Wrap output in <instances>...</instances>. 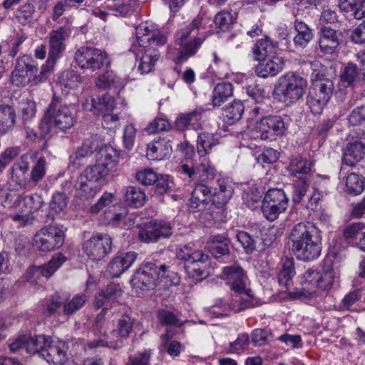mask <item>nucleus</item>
<instances>
[{"mask_svg": "<svg viewBox=\"0 0 365 365\" xmlns=\"http://www.w3.org/2000/svg\"><path fill=\"white\" fill-rule=\"evenodd\" d=\"M292 250L296 257L309 262L317 259L322 252L321 231L312 222H299L294 226L290 235Z\"/></svg>", "mask_w": 365, "mask_h": 365, "instance_id": "nucleus-1", "label": "nucleus"}, {"mask_svg": "<svg viewBox=\"0 0 365 365\" xmlns=\"http://www.w3.org/2000/svg\"><path fill=\"white\" fill-rule=\"evenodd\" d=\"M218 143L214 135L207 132L200 133L197 140V150L200 155L198 161L186 160L179 167V172L187 175L190 181H210L215 175V169L211 165L206 155Z\"/></svg>", "mask_w": 365, "mask_h": 365, "instance_id": "nucleus-2", "label": "nucleus"}, {"mask_svg": "<svg viewBox=\"0 0 365 365\" xmlns=\"http://www.w3.org/2000/svg\"><path fill=\"white\" fill-rule=\"evenodd\" d=\"M138 43L142 48L139 53L142 54L138 65L141 73H148L154 67L159 58L158 48L167 43V36L150 27L148 23H141L135 28Z\"/></svg>", "mask_w": 365, "mask_h": 365, "instance_id": "nucleus-3", "label": "nucleus"}, {"mask_svg": "<svg viewBox=\"0 0 365 365\" xmlns=\"http://www.w3.org/2000/svg\"><path fill=\"white\" fill-rule=\"evenodd\" d=\"M202 25V17L197 16L187 26L178 29L175 35L176 45L180 46L177 55L173 61L177 64H181L193 56L205 41L203 37H195L192 35L197 34Z\"/></svg>", "mask_w": 365, "mask_h": 365, "instance_id": "nucleus-4", "label": "nucleus"}, {"mask_svg": "<svg viewBox=\"0 0 365 365\" xmlns=\"http://www.w3.org/2000/svg\"><path fill=\"white\" fill-rule=\"evenodd\" d=\"M36 62L29 56L24 55L16 59L15 68L11 73V82L16 87L26 85L37 86L46 80L50 69L43 66L38 73Z\"/></svg>", "mask_w": 365, "mask_h": 365, "instance_id": "nucleus-5", "label": "nucleus"}, {"mask_svg": "<svg viewBox=\"0 0 365 365\" xmlns=\"http://www.w3.org/2000/svg\"><path fill=\"white\" fill-rule=\"evenodd\" d=\"M307 86V80L294 72H288L280 76L274 88V97L287 106L300 100Z\"/></svg>", "mask_w": 365, "mask_h": 365, "instance_id": "nucleus-6", "label": "nucleus"}, {"mask_svg": "<svg viewBox=\"0 0 365 365\" xmlns=\"http://www.w3.org/2000/svg\"><path fill=\"white\" fill-rule=\"evenodd\" d=\"M135 319L130 314L124 313L120 315L116 322V327L106 336L100 337L88 343L91 349L100 346L119 349L123 346L126 340L133 330Z\"/></svg>", "mask_w": 365, "mask_h": 365, "instance_id": "nucleus-7", "label": "nucleus"}, {"mask_svg": "<svg viewBox=\"0 0 365 365\" xmlns=\"http://www.w3.org/2000/svg\"><path fill=\"white\" fill-rule=\"evenodd\" d=\"M169 273L170 271L165 264L146 262L136 270L131 282L133 286L140 289H153L159 280L168 278Z\"/></svg>", "mask_w": 365, "mask_h": 365, "instance_id": "nucleus-8", "label": "nucleus"}, {"mask_svg": "<svg viewBox=\"0 0 365 365\" xmlns=\"http://www.w3.org/2000/svg\"><path fill=\"white\" fill-rule=\"evenodd\" d=\"M176 256L185 262V269L190 277L202 279L208 274L205 264L209 260V256L202 251L194 250L190 245H183L177 250Z\"/></svg>", "mask_w": 365, "mask_h": 365, "instance_id": "nucleus-9", "label": "nucleus"}, {"mask_svg": "<svg viewBox=\"0 0 365 365\" xmlns=\"http://www.w3.org/2000/svg\"><path fill=\"white\" fill-rule=\"evenodd\" d=\"M334 88V83L329 78L312 80L307 97V105L313 114L322 113L332 96Z\"/></svg>", "mask_w": 365, "mask_h": 365, "instance_id": "nucleus-10", "label": "nucleus"}, {"mask_svg": "<svg viewBox=\"0 0 365 365\" xmlns=\"http://www.w3.org/2000/svg\"><path fill=\"white\" fill-rule=\"evenodd\" d=\"M76 64L83 70L92 72L107 68L110 65L108 54L99 48L81 46L74 54Z\"/></svg>", "mask_w": 365, "mask_h": 365, "instance_id": "nucleus-11", "label": "nucleus"}, {"mask_svg": "<svg viewBox=\"0 0 365 365\" xmlns=\"http://www.w3.org/2000/svg\"><path fill=\"white\" fill-rule=\"evenodd\" d=\"M46 110L51 119L53 127L61 131L71 128L76 123V117L71 107L57 97L52 98Z\"/></svg>", "mask_w": 365, "mask_h": 365, "instance_id": "nucleus-12", "label": "nucleus"}, {"mask_svg": "<svg viewBox=\"0 0 365 365\" xmlns=\"http://www.w3.org/2000/svg\"><path fill=\"white\" fill-rule=\"evenodd\" d=\"M65 233L62 227L48 225L39 230L34 237V245L40 251L50 252L60 248L64 243Z\"/></svg>", "mask_w": 365, "mask_h": 365, "instance_id": "nucleus-13", "label": "nucleus"}, {"mask_svg": "<svg viewBox=\"0 0 365 365\" xmlns=\"http://www.w3.org/2000/svg\"><path fill=\"white\" fill-rule=\"evenodd\" d=\"M288 203L289 198L283 190L269 189L262 200V213L268 220L274 221L287 210Z\"/></svg>", "mask_w": 365, "mask_h": 365, "instance_id": "nucleus-14", "label": "nucleus"}, {"mask_svg": "<svg viewBox=\"0 0 365 365\" xmlns=\"http://www.w3.org/2000/svg\"><path fill=\"white\" fill-rule=\"evenodd\" d=\"M221 278L235 292L248 295L252 292L249 287L250 281L247 273L239 264H235L223 267Z\"/></svg>", "mask_w": 365, "mask_h": 365, "instance_id": "nucleus-15", "label": "nucleus"}, {"mask_svg": "<svg viewBox=\"0 0 365 365\" xmlns=\"http://www.w3.org/2000/svg\"><path fill=\"white\" fill-rule=\"evenodd\" d=\"M72 32L70 24L51 31L48 34V54L47 63L54 64L66 50V41Z\"/></svg>", "mask_w": 365, "mask_h": 365, "instance_id": "nucleus-16", "label": "nucleus"}, {"mask_svg": "<svg viewBox=\"0 0 365 365\" xmlns=\"http://www.w3.org/2000/svg\"><path fill=\"white\" fill-rule=\"evenodd\" d=\"M112 239L106 233H96L83 245L86 255L92 260H101L111 252Z\"/></svg>", "mask_w": 365, "mask_h": 365, "instance_id": "nucleus-17", "label": "nucleus"}, {"mask_svg": "<svg viewBox=\"0 0 365 365\" xmlns=\"http://www.w3.org/2000/svg\"><path fill=\"white\" fill-rule=\"evenodd\" d=\"M260 138L264 140H272L276 137L283 135L287 126L282 117L270 115L262 118L257 124Z\"/></svg>", "mask_w": 365, "mask_h": 365, "instance_id": "nucleus-18", "label": "nucleus"}, {"mask_svg": "<svg viewBox=\"0 0 365 365\" xmlns=\"http://www.w3.org/2000/svg\"><path fill=\"white\" fill-rule=\"evenodd\" d=\"M137 255L134 252L118 254L108 265V272L113 278L118 277L134 263Z\"/></svg>", "mask_w": 365, "mask_h": 365, "instance_id": "nucleus-19", "label": "nucleus"}, {"mask_svg": "<svg viewBox=\"0 0 365 365\" xmlns=\"http://www.w3.org/2000/svg\"><path fill=\"white\" fill-rule=\"evenodd\" d=\"M258 61L259 62L255 67V73L263 78L277 76L284 67V61L280 56H272Z\"/></svg>", "mask_w": 365, "mask_h": 365, "instance_id": "nucleus-20", "label": "nucleus"}, {"mask_svg": "<svg viewBox=\"0 0 365 365\" xmlns=\"http://www.w3.org/2000/svg\"><path fill=\"white\" fill-rule=\"evenodd\" d=\"M67 349L64 341L50 339L43 358L50 364L61 365L67 360Z\"/></svg>", "mask_w": 365, "mask_h": 365, "instance_id": "nucleus-21", "label": "nucleus"}, {"mask_svg": "<svg viewBox=\"0 0 365 365\" xmlns=\"http://www.w3.org/2000/svg\"><path fill=\"white\" fill-rule=\"evenodd\" d=\"M234 192L232 182L227 179L217 180V187L212 195V204L217 208L224 207L231 199Z\"/></svg>", "mask_w": 365, "mask_h": 365, "instance_id": "nucleus-22", "label": "nucleus"}, {"mask_svg": "<svg viewBox=\"0 0 365 365\" xmlns=\"http://www.w3.org/2000/svg\"><path fill=\"white\" fill-rule=\"evenodd\" d=\"M120 158V151L110 145H106L98 153L97 162L103 165L108 172L117 170Z\"/></svg>", "mask_w": 365, "mask_h": 365, "instance_id": "nucleus-23", "label": "nucleus"}, {"mask_svg": "<svg viewBox=\"0 0 365 365\" xmlns=\"http://www.w3.org/2000/svg\"><path fill=\"white\" fill-rule=\"evenodd\" d=\"M365 156V144L361 141L348 143L344 150L341 165L354 167Z\"/></svg>", "mask_w": 365, "mask_h": 365, "instance_id": "nucleus-24", "label": "nucleus"}, {"mask_svg": "<svg viewBox=\"0 0 365 365\" xmlns=\"http://www.w3.org/2000/svg\"><path fill=\"white\" fill-rule=\"evenodd\" d=\"M212 195L211 189L208 186L203 183H197L191 193L190 207L198 209L199 211L205 210L209 202H212Z\"/></svg>", "mask_w": 365, "mask_h": 365, "instance_id": "nucleus-25", "label": "nucleus"}, {"mask_svg": "<svg viewBox=\"0 0 365 365\" xmlns=\"http://www.w3.org/2000/svg\"><path fill=\"white\" fill-rule=\"evenodd\" d=\"M319 45L322 53L325 54L334 53L339 45V34L336 31L329 27L322 28Z\"/></svg>", "mask_w": 365, "mask_h": 365, "instance_id": "nucleus-26", "label": "nucleus"}, {"mask_svg": "<svg viewBox=\"0 0 365 365\" xmlns=\"http://www.w3.org/2000/svg\"><path fill=\"white\" fill-rule=\"evenodd\" d=\"M314 163L301 155L292 157L287 167L291 178L308 177Z\"/></svg>", "mask_w": 365, "mask_h": 365, "instance_id": "nucleus-27", "label": "nucleus"}, {"mask_svg": "<svg viewBox=\"0 0 365 365\" xmlns=\"http://www.w3.org/2000/svg\"><path fill=\"white\" fill-rule=\"evenodd\" d=\"M122 294V289L119 284L111 283L99 291L95 296L94 305L100 309L106 303L115 301Z\"/></svg>", "mask_w": 365, "mask_h": 365, "instance_id": "nucleus-28", "label": "nucleus"}, {"mask_svg": "<svg viewBox=\"0 0 365 365\" xmlns=\"http://www.w3.org/2000/svg\"><path fill=\"white\" fill-rule=\"evenodd\" d=\"M172 148L168 141L161 140L150 143L147 145L146 156L152 160H161L170 156Z\"/></svg>", "mask_w": 365, "mask_h": 365, "instance_id": "nucleus-29", "label": "nucleus"}, {"mask_svg": "<svg viewBox=\"0 0 365 365\" xmlns=\"http://www.w3.org/2000/svg\"><path fill=\"white\" fill-rule=\"evenodd\" d=\"M66 257L61 253H58L46 264L42 266H34L31 268L33 273L37 276L48 278L66 262Z\"/></svg>", "mask_w": 365, "mask_h": 365, "instance_id": "nucleus-30", "label": "nucleus"}, {"mask_svg": "<svg viewBox=\"0 0 365 365\" xmlns=\"http://www.w3.org/2000/svg\"><path fill=\"white\" fill-rule=\"evenodd\" d=\"M66 257L61 253H58L46 264L42 266H34L31 268L33 273L37 276L48 278L66 262Z\"/></svg>", "mask_w": 365, "mask_h": 365, "instance_id": "nucleus-31", "label": "nucleus"}, {"mask_svg": "<svg viewBox=\"0 0 365 365\" xmlns=\"http://www.w3.org/2000/svg\"><path fill=\"white\" fill-rule=\"evenodd\" d=\"M16 114L13 106L0 104V135H4L11 130L16 123Z\"/></svg>", "mask_w": 365, "mask_h": 365, "instance_id": "nucleus-32", "label": "nucleus"}, {"mask_svg": "<svg viewBox=\"0 0 365 365\" xmlns=\"http://www.w3.org/2000/svg\"><path fill=\"white\" fill-rule=\"evenodd\" d=\"M202 111L195 110L182 114L176 120V125L180 130H199L201 128Z\"/></svg>", "mask_w": 365, "mask_h": 365, "instance_id": "nucleus-33", "label": "nucleus"}, {"mask_svg": "<svg viewBox=\"0 0 365 365\" xmlns=\"http://www.w3.org/2000/svg\"><path fill=\"white\" fill-rule=\"evenodd\" d=\"M294 29L297 35L294 38V43L297 46L304 48L314 37L313 31L307 24L299 19L294 21Z\"/></svg>", "mask_w": 365, "mask_h": 365, "instance_id": "nucleus-34", "label": "nucleus"}, {"mask_svg": "<svg viewBox=\"0 0 365 365\" xmlns=\"http://www.w3.org/2000/svg\"><path fill=\"white\" fill-rule=\"evenodd\" d=\"M76 195L81 200H91L100 191L101 186L98 184L87 181L81 178H78L76 183Z\"/></svg>", "mask_w": 365, "mask_h": 365, "instance_id": "nucleus-35", "label": "nucleus"}, {"mask_svg": "<svg viewBox=\"0 0 365 365\" xmlns=\"http://www.w3.org/2000/svg\"><path fill=\"white\" fill-rule=\"evenodd\" d=\"M146 199L142 188L133 185L125 188L124 200L128 205L135 208L140 207L145 204Z\"/></svg>", "mask_w": 365, "mask_h": 365, "instance_id": "nucleus-36", "label": "nucleus"}, {"mask_svg": "<svg viewBox=\"0 0 365 365\" xmlns=\"http://www.w3.org/2000/svg\"><path fill=\"white\" fill-rule=\"evenodd\" d=\"M51 337L45 335L32 336L27 335L26 351L29 354H38L43 357Z\"/></svg>", "mask_w": 365, "mask_h": 365, "instance_id": "nucleus-37", "label": "nucleus"}, {"mask_svg": "<svg viewBox=\"0 0 365 365\" xmlns=\"http://www.w3.org/2000/svg\"><path fill=\"white\" fill-rule=\"evenodd\" d=\"M109 172L105 169L103 165H101L98 162L96 164L91 166H88L83 172L79 175V178L99 184L102 180H105Z\"/></svg>", "mask_w": 365, "mask_h": 365, "instance_id": "nucleus-38", "label": "nucleus"}, {"mask_svg": "<svg viewBox=\"0 0 365 365\" xmlns=\"http://www.w3.org/2000/svg\"><path fill=\"white\" fill-rule=\"evenodd\" d=\"M233 95V86L230 82L219 83L215 87L212 101L215 106H220Z\"/></svg>", "mask_w": 365, "mask_h": 365, "instance_id": "nucleus-39", "label": "nucleus"}, {"mask_svg": "<svg viewBox=\"0 0 365 365\" xmlns=\"http://www.w3.org/2000/svg\"><path fill=\"white\" fill-rule=\"evenodd\" d=\"M276 51V45L267 38L258 40L254 48L257 60L277 56Z\"/></svg>", "mask_w": 365, "mask_h": 365, "instance_id": "nucleus-40", "label": "nucleus"}, {"mask_svg": "<svg viewBox=\"0 0 365 365\" xmlns=\"http://www.w3.org/2000/svg\"><path fill=\"white\" fill-rule=\"evenodd\" d=\"M115 106L114 98L108 93H105L101 97L91 98V110H96L98 114H103L112 112Z\"/></svg>", "mask_w": 365, "mask_h": 365, "instance_id": "nucleus-41", "label": "nucleus"}, {"mask_svg": "<svg viewBox=\"0 0 365 365\" xmlns=\"http://www.w3.org/2000/svg\"><path fill=\"white\" fill-rule=\"evenodd\" d=\"M208 249L210 253L215 258L229 255V242L227 238L222 236H212L210 238Z\"/></svg>", "mask_w": 365, "mask_h": 365, "instance_id": "nucleus-42", "label": "nucleus"}, {"mask_svg": "<svg viewBox=\"0 0 365 365\" xmlns=\"http://www.w3.org/2000/svg\"><path fill=\"white\" fill-rule=\"evenodd\" d=\"M244 105L240 101H235L226 106L222 113L223 120L228 124H233L239 120L244 112Z\"/></svg>", "mask_w": 365, "mask_h": 365, "instance_id": "nucleus-43", "label": "nucleus"}, {"mask_svg": "<svg viewBox=\"0 0 365 365\" xmlns=\"http://www.w3.org/2000/svg\"><path fill=\"white\" fill-rule=\"evenodd\" d=\"M365 186L364 178L355 173L349 174L346 178V192L350 195L361 194Z\"/></svg>", "mask_w": 365, "mask_h": 365, "instance_id": "nucleus-44", "label": "nucleus"}, {"mask_svg": "<svg viewBox=\"0 0 365 365\" xmlns=\"http://www.w3.org/2000/svg\"><path fill=\"white\" fill-rule=\"evenodd\" d=\"M81 82V76L73 70L64 71L58 77L59 84L67 89H74L78 87Z\"/></svg>", "mask_w": 365, "mask_h": 365, "instance_id": "nucleus-45", "label": "nucleus"}, {"mask_svg": "<svg viewBox=\"0 0 365 365\" xmlns=\"http://www.w3.org/2000/svg\"><path fill=\"white\" fill-rule=\"evenodd\" d=\"M294 274L295 271L293 259L287 257L282 259L281 268L278 273L279 283L285 286L288 285Z\"/></svg>", "mask_w": 365, "mask_h": 365, "instance_id": "nucleus-46", "label": "nucleus"}, {"mask_svg": "<svg viewBox=\"0 0 365 365\" xmlns=\"http://www.w3.org/2000/svg\"><path fill=\"white\" fill-rule=\"evenodd\" d=\"M293 182V200L300 202L306 195L309 187L310 180L308 177L292 178Z\"/></svg>", "mask_w": 365, "mask_h": 365, "instance_id": "nucleus-47", "label": "nucleus"}, {"mask_svg": "<svg viewBox=\"0 0 365 365\" xmlns=\"http://www.w3.org/2000/svg\"><path fill=\"white\" fill-rule=\"evenodd\" d=\"M214 23L217 32H226L232 28L234 19L230 12L222 11L215 15Z\"/></svg>", "mask_w": 365, "mask_h": 365, "instance_id": "nucleus-48", "label": "nucleus"}, {"mask_svg": "<svg viewBox=\"0 0 365 365\" xmlns=\"http://www.w3.org/2000/svg\"><path fill=\"white\" fill-rule=\"evenodd\" d=\"M135 0H110L108 6L120 16H126L133 11Z\"/></svg>", "mask_w": 365, "mask_h": 365, "instance_id": "nucleus-49", "label": "nucleus"}, {"mask_svg": "<svg viewBox=\"0 0 365 365\" xmlns=\"http://www.w3.org/2000/svg\"><path fill=\"white\" fill-rule=\"evenodd\" d=\"M97 87L101 88H111L120 86V78L112 71H106L100 75L96 81Z\"/></svg>", "mask_w": 365, "mask_h": 365, "instance_id": "nucleus-50", "label": "nucleus"}, {"mask_svg": "<svg viewBox=\"0 0 365 365\" xmlns=\"http://www.w3.org/2000/svg\"><path fill=\"white\" fill-rule=\"evenodd\" d=\"M320 272L309 269L305 272L302 278V284L310 292H315L319 288Z\"/></svg>", "mask_w": 365, "mask_h": 365, "instance_id": "nucleus-51", "label": "nucleus"}, {"mask_svg": "<svg viewBox=\"0 0 365 365\" xmlns=\"http://www.w3.org/2000/svg\"><path fill=\"white\" fill-rule=\"evenodd\" d=\"M249 344L250 336L248 334H240L234 341L230 343L227 351L229 354H241L247 349Z\"/></svg>", "mask_w": 365, "mask_h": 365, "instance_id": "nucleus-52", "label": "nucleus"}, {"mask_svg": "<svg viewBox=\"0 0 365 365\" xmlns=\"http://www.w3.org/2000/svg\"><path fill=\"white\" fill-rule=\"evenodd\" d=\"M31 156L29 154H24L21 156L19 160L11 168V180H14L18 185H21V180L15 173L16 170L21 171L23 174L27 173L30 168V161Z\"/></svg>", "mask_w": 365, "mask_h": 365, "instance_id": "nucleus-53", "label": "nucleus"}, {"mask_svg": "<svg viewBox=\"0 0 365 365\" xmlns=\"http://www.w3.org/2000/svg\"><path fill=\"white\" fill-rule=\"evenodd\" d=\"M87 298L84 294H76L70 301L63 304V312L66 315H71L79 310L86 304Z\"/></svg>", "mask_w": 365, "mask_h": 365, "instance_id": "nucleus-54", "label": "nucleus"}, {"mask_svg": "<svg viewBox=\"0 0 365 365\" xmlns=\"http://www.w3.org/2000/svg\"><path fill=\"white\" fill-rule=\"evenodd\" d=\"M22 202L24 205L23 206L20 205L19 210L24 211L25 208L30 212L38 210L43 205V200L41 196L37 194L22 196L21 202Z\"/></svg>", "mask_w": 365, "mask_h": 365, "instance_id": "nucleus-55", "label": "nucleus"}, {"mask_svg": "<svg viewBox=\"0 0 365 365\" xmlns=\"http://www.w3.org/2000/svg\"><path fill=\"white\" fill-rule=\"evenodd\" d=\"M319 279V288L321 290H327L332 287L339 278L338 273L334 269L320 272Z\"/></svg>", "mask_w": 365, "mask_h": 365, "instance_id": "nucleus-56", "label": "nucleus"}, {"mask_svg": "<svg viewBox=\"0 0 365 365\" xmlns=\"http://www.w3.org/2000/svg\"><path fill=\"white\" fill-rule=\"evenodd\" d=\"M69 7V0H60L58 2H56L52 9V12L51 15V19L58 24H61L63 23V21L65 20V24H71V23L69 22V19L68 18L60 19L61 16L63 14V13Z\"/></svg>", "mask_w": 365, "mask_h": 365, "instance_id": "nucleus-57", "label": "nucleus"}, {"mask_svg": "<svg viewBox=\"0 0 365 365\" xmlns=\"http://www.w3.org/2000/svg\"><path fill=\"white\" fill-rule=\"evenodd\" d=\"M34 13L35 6L32 4L26 3L19 8L16 17L21 24L26 25L31 21Z\"/></svg>", "mask_w": 365, "mask_h": 365, "instance_id": "nucleus-58", "label": "nucleus"}, {"mask_svg": "<svg viewBox=\"0 0 365 365\" xmlns=\"http://www.w3.org/2000/svg\"><path fill=\"white\" fill-rule=\"evenodd\" d=\"M20 147H9L0 154V173L20 154Z\"/></svg>", "mask_w": 365, "mask_h": 365, "instance_id": "nucleus-59", "label": "nucleus"}, {"mask_svg": "<svg viewBox=\"0 0 365 365\" xmlns=\"http://www.w3.org/2000/svg\"><path fill=\"white\" fill-rule=\"evenodd\" d=\"M21 114L24 123L33 119L36 113V102L31 100L22 101L21 103Z\"/></svg>", "mask_w": 365, "mask_h": 365, "instance_id": "nucleus-60", "label": "nucleus"}, {"mask_svg": "<svg viewBox=\"0 0 365 365\" xmlns=\"http://www.w3.org/2000/svg\"><path fill=\"white\" fill-rule=\"evenodd\" d=\"M170 128V123L167 119L156 118L148 125L145 128V131L149 134H154L168 130Z\"/></svg>", "mask_w": 365, "mask_h": 365, "instance_id": "nucleus-61", "label": "nucleus"}, {"mask_svg": "<svg viewBox=\"0 0 365 365\" xmlns=\"http://www.w3.org/2000/svg\"><path fill=\"white\" fill-rule=\"evenodd\" d=\"M236 239L245 250L246 253H250L256 248V240L250 234L245 231H237Z\"/></svg>", "mask_w": 365, "mask_h": 365, "instance_id": "nucleus-62", "label": "nucleus"}, {"mask_svg": "<svg viewBox=\"0 0 365 365\" xmlns=\"http://www.w3.org/2000/svg\"><path fill=\"white\" fill-rule=\"evenodd\" d=\"M158 319L161 324L180 327L183 323L170 311L160 309L158 312Z\"/></svg>", "mask_w": 365, "mask_h": 365, "instance_id": "nucleus-63", "label": "nucleus"}, {"mask_svg": "<svg viewBox=\"0 0 365 365\" xmlns=\"http://www.w3.org/2000/svg\"><path fill=\"white\" fill-rule=\"evenodd\" d=\"M136 180L143 185H151L158 180V175L150 168L138 171L135 173Z\"/></svg>", "mask_w": 365, "mask_h": 365, "instance_id": "nucleus-64", "label": "nucleus"}]
</instances>
